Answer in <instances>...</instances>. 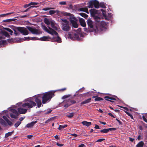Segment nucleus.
Segmentation results:
<instances>
[{
    "label": "nucleus",
    "instance_id": "obj_1",
    "mask_svg": "<svg viewBox=\"0 0 147 147\" xmlns=\"http://www.w3.org/2000/svg\"><path fill=\"white\" fill-rule=\"evenodd\" d=\"M87 22L88 28H84V31L87 32H94L95 33H98L102 31L106 25V22H104L95 21V25H93L92 21L90 19L87 20Z\"/></svg>",
    "mask_w": 147,
    "mask_h": 147
},
{
    "label": "nucleus",
    "instance_id": "obj_2",
    "mask_svg": "<svg viewBox=\"0 0 147 147\" xmlns=\"http://www.w3.org/2000/svg\"><path fill=\"white\" fill-rule=\"evenodd\" d=\"M45 28V31L48 33L52 35L55 34V35L57 36V37H53L52 38V41L56 42L59 43H60L61 42V39L58 36V33L57 32L50 27H49V30L46 27Z\"/></svg>",
    "mask_w": 147,
    "mask_h": 147
},
{
    "label": "nucleus",
    "instance_id": "obj_3",
    "mask_svg": "<svg viewBox=\"0 0 147 147\" xmlns=\"http://www.w3.org/2000/svg\"><path fill=\"white\" fill-rule=\"evenodd\" d=\"M54 92L53 91H50L43 93L42 97L43 104H45L48 101L50 100L54 96Z\"/></svg>",
    "mask_w": 147,
    "mask_h": 147
},
{
    "label": "nucleus",
    "instance_id": "obj_4",
    "mask_svg": "<svg viewBox=\"0 0 147 147\" xmlns=\"http://www.w3.org/2000/svg\"><path fill=\"white\" fill-rule=\"evenodd\" d=\"M61 28L64 31L68 32L71 29V26L69 22L66 19H62Z\"/></svg>",
    "mask_w": 147,
    "mask_h": 147
},
{
    "label": "nucleus",
    "instance_id": "obj_5",
    "mask_svg": "<svg viewBox=\"0 0 147 147\" xmlns=\"http://www.w3.org/2000/svg\"><path fill=\"white\" fill-rule=\"evenodd\" d=\"M91 16L93 18L95 21L101 22L100 18L98 16L100 13L99 10L93 9H91L90 11Z\"/></svg>",
    "mask_w": 147,
    "mask_h": 147
},
{
    "label": "nucleus",
    "instance_id": "obj_6",
    "mask_svg": "<svg viewBox=\"0 0 147 147\" xmlns=\"http://www.w3.org/2000/svg\"><path fill=\"white\" fill-rule=\"evenodd\" d=\"M36 105V103L31 100H29L26 102V103L23 104L22 106L23 107L27 109H31Z\"/></svg>",
    "mask_w": 147,
    "mask_h": 147
},
{
    "label": "nucleus",
    "instance_id": "obj_7",
    "mask_svg": "<svg viewBox=\"0 0 147 147\" xmlns=\"http://www.w3.org/2000/svg\"><path fill=\"white\" fill-rule=\"evenodd\" d=\"M76 101L75 100H73L69 98L68 99H66L63 101V103L65 104L63 106L66 108H67L70 105L76 103Z\"/></svg>",
    "mask_w": 147,
    "mask_h": 147
},
{
    "label": "nucleus",
    "instance_id": "obj_8",
    "mask_svg": "<svg viewBox=\"0 0 147 147\" xmlns=\"http://www.w3.org/2000/svg\"><path fill=\"white\" fill-rule=\"evenodd\" d=\"M68 38H71V40L77 39L79 41L81 40L82 39L80 37L79 34L78 33H75L73 35H72L70 33H69Z\"/></svg>",
    "mask_w": 147,
    "mask_h": 147
},
{
    "label": "nucleus",
    "instance_id": "obj_9",
    "mask_svg": "<svg viewBox=\"0 0 147 147\" xmlns=\"http://www.w3.org/2000/svg\"><path fill=\"white\" fill-rule=\"evenodd\" d=\"M69 20L71 23L72 24L73 27L75 28H77L78 27V25L76 22V18L74 16H71L69 18Z\"/></svg>",
    "mask_w": 147,
    "mask_h": 147
},
{
    "label": "nucleus",
    "instance_id": "obj_10",
    "mask_svg": "<svg viewBox=\"0 0 147 147\" xmlns=\"http://www.w3.org/2000/svg\"><path fill=\"white\" fill-rule=\"evenodd\" d=\"M16 29L24 35H26L29 34L28 30L24 27H17Z\"/></svg>",
    "mask_w": 147,
    "mask_h": 147
},
{
    "label": "nucleus",
    "instance_id": "obj_11",
    "mask_svg": "<svg viewBox=\"0 0 147 147\" xmlns=\"http://www.w3.org/2000/svg\"><path fill=\"white\" fill-rule=\"evenodd\" d=\"M41 98L42 97L40 95H38L34 97V101L36 102V104H37V107L38 108L40 107L42 105Z\"/></svg>",
    "mask_w": 147,
    "mask_h": 147
},
{
    "label": "nucleus",
    "instance_id": "obj_12",
    "mask_svg": "<svg viewBox=\"0 0 147 147\" xmlns=\"http://www.w3.org/2000/svg\"><path fill=\"white\" fill-rule=\"evenodd\" d=\"M27 29L33 34H39L40 32L39 30L35 28H32L30 26H27Z\"/></svg>",
    "mask_w": 147,
    "mask_h": 147
},
{
    "label": "nucleus",
    "instance_id": "obj_13",
    "mask_svg": "<svg viewBox=\"0 0 147 147\" xmlns=\"http://www.w3.org/2000/svg\"><path fill=\"white\" fill-rule=\"evenodd\" d=\"M18 110L19 113L21 114H25L27 112V109L21 108H19L18 109Z\"/></svg>",
    "mask_w": 147,
    "mask_h": 147
},
{
    "label": "nucleus",
    "instance_id": "obj_14",
    "mask_svg": "<svg viewBox=\"0 0 147 147\" xmlns=\"http://www.w3.org/2000/svg\"><path fill=\"white\" fill-rule=\"evenodd\" d=\"M37 122V121H32L31 122L27 124L25 126V127L31 128Z\"/></svg>",
    "mask_w": 147,
    "mask_h": 147
},
{
    "label": "nucleus",
    "instance_id": "obj_15",
    "mask_svg": "<svg viewBox=\"0 0 147 147\" xmlns=\"http://www.w3.org/2000/svg\"><path fill=\"white\" fill-rule=\"evenodd\" d=\"M79 22L81 25L83 27L86 26V23L84 20L82 18H79Z\"/></svg>",
    "mask_w": 147,
    "mask_h": 147
},
{
    "label": "nucleus",
    "instance_id": "obj_16",
    "mask_svg": "<svg viewBox=\"0 0 147 147\" xmlns=\"http://www.w3.org/2000/svg\"><path fill=\"white\" fill-rule=\"evenodd\" d=\"M91 99V98H90L84 101H83L80 103V106H82V105L84 104H85L90 102Z\"/></svg>",
    "mask_w": 147,
    "mask_h": 147
},
{
    "label": "nucleus",
    "instance_id": "obj_17",
    "mask_svg": "<svg viewBox=\"0 0 147 147\" xmlns=\"http://www.w3.org/2000/svg\"><path fill=\"white\" fill-rule=\"evenodd\" d=\"M104 98L106 100V99H109L111 100H116V98H117V96H114L113 97H110L109 96H106L104 97Z\"/></svg>",
    "mask_w": 147,
    "mask_h": 147
},
{
    "label": "nucleus",
    "instance_id": "obj_18",
    "mask_svg": "<svg viewBox=\"0 0 147 147\" xmlns=\"http://www.w3.org/2000/svg\"><path fill=\"white\" fill-rule=\"evenodd\" d=\"M78 10L80 11H84L87 13H89L88 9L86 7L80 8L78 9Z\"/></svg>",
    "mask_w": 147,
    "mask_h": 147
},
{
    "label": "nucleus",
    "instance_id": "obj_19",
    "mask_svg": "<svg viewBox=\"0 0 147 147\" xmlns=\"http://www.w3.org/2000/svg\"><path fill=\"white\" fill-rule=\"evenodd\" d=\"M94 6L96 8H98L99 7V2L96 0H94Z\"/></svg>",
    "mask_w": 147,
    "mask_h": 147
},
{
    "label": "nucleus",
    "instance_id": "obj_20",
    "mask_svg": "<svg viewBox=\"0 0 147 147\" xmlns=\"http://www.w3.org/2000/svg\"><path fill=\"white\" fill-rule=\"evenodd\" d=\"M82 123L84 125H85L87 127H88L92 124L91 122H87L86 121L82 122Z\"/></svg>",
    "mask_w": 147,
    "mask_h": 147
},
{
    "label": "nucleus",
    "instance_id": "obj_21",
    "mask_svg": "<svg viewBox=\"0 0 147 147\" xmlns=\"http://www.w3.org/2000/svg\"><path fill=\"white\" fill-rule=\"evenodd\" d=\"M50 38L49 36H44L40 38L39 40L42 41H48L49 39Z\"/></svg>",
    "mask_w": 147,
    "mask_h": 147
},
{
    "label": "nucleus",
    "instance_id": "obj_22",
    "mask_svg": "<svg viewBox=\"0 0 147 147\" xmlns=\"http://www.w3.org/2000/svg\"><path fill=\"white\" fill-rule=\"evenodd\" d=\"M94 1H91L89 2L88 7L89 8H92L94 6Z\"/></svg>",
    "mask_w": 147,
    "mask_h": 147
},
{
    "label": "nucleus",
    "instance_id": "obj_23",
    "mask_svg": "<svg viewBox=\"0 0 147 147\" xmlns=\"http://www.w3.org/2000/svg\"><path fill=\"white\" fill-rule=\"evenodd\" d=\"M92 98H95L94 99L95 101H100L103 100V99L102 98L100 97H98L96 96H93Z\"/></svg>",
    "mask_w": 147,
    "mask_h": 147
},
{
    "label": "nucleus",
    "instance_id": "obj_24",
    "mask_svg": "<svg viewBox=\"0 0 147 147\" xmlns=\"http://www.w3.org/2000/svg\"><path fill=\"white\" fill-rule=\"evenodd\" d=\"M144 143L143 141L139 142L136 146V147H143Z\"/></svg>",
    "mask_w": 147,
    "mask_h": 147
},
{
    "label": "nucleus",
    "instance_id": "obj_25",
    "mask_svg": "<svg viewBox=\"0 0 147 147\" xmlns=\"http://www.w3.org/2000/svg\"><path fill=\"white\" fill-rule=\"evenodd\" d=\"M67 126L68 125L67 124L65 125H60L59 127L58 128V129L60 130H61L67 127Z\"/></svg>",
    "mask_w": 147,
    "mask_h": 147
},
{
    "label": "nucleus",
    "instance_id": "obj_26",
    "mask_svg": "<svg viewBox=\"0 0 147 147\" xmlns=\"http://www.w3.org/2000/svg\"><path fill=\"white\" fill-rule=\"evenodd\" d=\"M79 14L86 19H87L88 17V16L87 15L84 13H80Z\"/></svg>",
    "mask_w": 147,
    "mask_h": 147
},
{
    "label": "nucleus",
    "instance_id": "obj_27",
    "mask_svg": "<svg viewBox=\"0 0 147 147\" xmlns=\"http://www.w3.org/2000/svg\"><path fill=\"white\" fill-rule=\"evenodd\" d=\"M15 19H9L3 20V22H12L15 20Z\"/></svg>",
    "mask_w": 147,
    "mask_h": 147
},
{
    "label": "nucleus",
    "instance_id": "obj_28",
    "mask_svg": "<svg viewBox=\"0 0 147 147\" xmlns=\"http://www.w3.org/2000/svg\"><path fill=\"white\" fill-rule=\"evenodd\" d=\"M14 130L11 132H9L5 134V137L6 138H7L9 136H10L14 132Z\"/></svg>",
    "mask_w": 147,
    "mask_h": 147
},
{
    "label": "nucleus",
    "instance_id": "obj_29",
    "mask_svg": "<svg viewBox=\"0 0 147 147\" xmlns=\"http://www.w3.org/2000/svg\"><path fill=\"white\" fill-rule=\"evenodd\" d=\"M0 123L3 125H5L6 124L5 121L2 118H0Z\"/></svg>",
    "mask_w": 147,
    "mask_h": 147
},
{
    "label": "nucleus",
    "instance_id": "obj_30",
    "mask_svg": "<svg viewBox=\"0 0 147 147\" xmlns=\"http://www.w3.org/2000/svg\"><path fill=\"white\" fill-rule=\"evenodd\" d=\"M4 29L9 32L11 35H12L13 31L10 29L7 28H4Z\"/></svg>",
    "mask_w": 147,
    "mask_h": 147
},
{
    "label": "nucleus",
    "instance_id": "obj_31",
    "mask_svg": "<svg viewBox=\"0 0 147 147\" xmlns=\"http://www.w3.org/2000/svg\"><path fill=\"white\" fill-rule=\"evenodd\" d=\"M11 111L14 114L17 116L18 115V113L17 111L15 109H11Z\"/></svg>",
    "mask_w": 147,
    "mask_h": 147
},
{
    "label": "nucleus",
    "instance_id": "obj_32",
    "mask_svg": "<svg viewBox=\"0 0 147 147\" xmlns=\"http://www.w3.org/2000/svg\"><path fill=\"white\" fill-rule=\"evenodd\" d=\"M13 13V12H10V13H6L1 14V15H0V17H5V16H7L8 15L11 14H12Z\"/></svg>",
    "mask_w": 147,
    "mask_h": 147
},
{
    "label": "nucleus",
    "instance_id": "obj_33",
    "mask_svg": "<svg viewBox=\"0 0 147 147\" xmlns=\"http://www.w3.org/2000/svg\"><path fill=\"white\" fill-rule=\"evenodd\" d=\"M44 22L46 24H47V25H49L50 24V22L48 19L46 18L44 19Z\"/></svg>",
    "mask_w": 147,
    "mask_h": 147
},
{
    "label": "nucleus",
    "instance_id": "obj_34",
    "mask_svg": "<svg viewBox=\"0 0 147 147\" xmlns=\"http://www.w3.org/2000/svg\"><path fill=\"white\" fill-rule=\"evenodd\" d=\"M2 34L6 37H9V35L7 32L5 31H2Z\"/></svg>",
    "mask_w": 147,
    "mask_h": 147
},
{
    "label": "nucleus",
    "instance_id": "obj_35",
    "mask_svg": "<svg viewBox=\"0 0 147 147\" xmlns=\"http://www.w3.org/2000/svg\"><path fill=\"white\" fill-rule=\"evenodd\" d=\"M100 131L101 133H107L109 131L108 129H103L100 130Z\"/></svg>",
    "mask_w": 147,
    "mask_h": 147
},
{
    "label": "nucleus",
    "instance_id": "obj_36",
    "mask_svg": "<svg viewBox=\"0 0 147 147\" xmlns=\"http://www.w3.org/2000/svg\"><path fill=\"white\" fill-rule=\"evenodd\" d=\"M74 115V113L73 112L69 113L68 115H67L66 116L67 117H68L69 118H71Z\"/></svg>",
    "mask_w": 147,
    "mask_h": 147
},
{
    "label": "nucleus",
    "instance_id": "obj_37",
    "mask_svg": "<svg viewBox=\"0 0 147 147\" xmlns=\"http://www.w3.org/2000/svg\"><path fill=\"white\" fill-rule=\"evenodd\" d=\"M99 7L102 8H105L106 7L104 2H101L99 3Z\"/></svg>",
    "mask_w": 147,
    "mask_h": 147
},
{
    "label": "nucleus",
    "instance_id": "obj_38",
    "mask_svg": "<svg viewBox=\"0 0 147 147\" xmlns=\"http://www.w3.org/2000/svg\"><path fill=\"white\" fill-rule=\"evenodd\" d=\"M7 42V41L5 40H3L0 41V45H5Z\"/></svg>",
    "mask_w": 147,
    "mask_h": 147
},
{
    "label": "nucleus",
    "instance_id": "obj_39",
    "mask_svg": "<svg viewBox=\"0 0 147 147\" xmlns=\"http://www.w3.org/2000/svg\"><path fill=\"white\" fill-rule=\"evenodd\" d=\"M10 116L12 118L16 119L17 118L18 116H17L15 114H14L12 113H11L10 114Z\"/></svg>",
    "mask_w": 147,
    "mask_h": 147
},
{
    "label": "nucleus",
    "instance_id": "obj_40",
    "mask_svg": "<svg viewBox=\"0 0 147 147\" xmlns=\"http://www.w3.org/2000/svg\"><path fill=\"white\" fill-rule=\"evenodd\" d=\"M21 122L20 121H18L15 124V126L16 127H17L21 124Z\"/></svg>",
    "mask_w": 147,
    "mask_h": 147
},
{
    "label": "nucleus",
    "instance_id": "obj_41",
    "mask_svg": "<svg viewBox=\"0 0 147 147\" xmlns=\"http://www.w3.org/2000/svg\"><path fill=\"white\" fill-rule=\"evenodd\" d=\"M100 11H102V15L103 16L105 17V19H106V12L105 11V10L102 9H100Z\"/></svg>",
    "mask_w": 147,
    "mask_h": 147
},
{
    "label": "nucleus",
    "instance_id": "obj_42",
    "mask_svg": "<svg viewBox=\"0 0 147 147\" xmlns=\"http://www.w3.org/2000/svg\"><path fill=\"white\" fill-rule=\"evenodd\" d=\"M56 13V11L53 10H51L49 11V13L50 15H52Z\"/></svg>",
    "mask_w": 147,
    "mask_h": 147
},
{
    "label": "nucleus",
    "instance_id": "obj_43",
    "mask_svg": "<svg viewBox=\"0 0 147 147\" xmlns=\"http://www.w3.org/2000/svg\"><path fill=\"white\" fill-rule=\"evenodd\" d=\"M16 27H15V28H14L13 29V30H14V34L16 36H17V35H19V33L17 32L16 31V30H17L16 29Z\"/></svg>",
    "mask_w": 147,
    "mask_h": 147
},
{
    "label": "nucleus",
    "instance_id": "obj_44",
    "mask_svg": "<svg viewBox=\"0 0 147 147\" xmlns=\"http://www.w3.org/2000/svg\"><path fill=\"white\" fill-rule=\"evenodd\" d=\"M71 95H65L62 97V98L63 99H65V98L69 97Z\"/></svg>",
    "mask_w": 147,
    "mask_h": 147
},
{
    "label": "nucleus",
    "instance_id": "obj_45",
    "mask_svg": "<svg viewBox=\"0 0 147 147\" xmlns=\"http://www.w3.org/2000/svg\"><path fill=\"white\" fill-rule=\"evenodd\" d=\"M65 16H69V18L71 16H74L72 14L69 13H66L65 14Z\"/></svg>",
    "mask_w": 147,
    "mask_h": 147
},
{
    "label": "nucleus",
    "instance_id": "obj_46",
    "mask_svg": "<svg viewBox=\"0 0 147 147\" xmlns=\"http://www.w3.org/2000/svg\"><path fill=\"white\" fill-rule=\"evenodd\" d=\"M30 39L33 40H39L38 38L36 37H32L31 38L30 37Z\"/></svg>",
    "mask_w": 147,
    "mask_h": 147
},
{
    "label": "nucleus",
    "instance_id": "obj_47",
    "mask_svg": "<svg viewBox=\"0 0 147 147\" xmlns=\"http://www.w3.org/2000/svg\"><path fill=\"white\" fill-rule=\"evenodd\" d=\"M105 140V139H104V138L100 139L96 141V142H101Z\"/></svg>",
    "mask_w": 147,
    "mask_h": 147
},
{
    "label": "nucleus",
    "instance_id": "obj_48",
    "mask_svg": "<svg viewBox=\"0 0 147 147\" xmlns=\"http://www.w3.org/2000/svg\"><path fill=\"white\" fill-rule=\"evenodd\" d=\"M52 8L51 7H46L42 9V10L44 11H47L51 9Z\"/></svg>",
    "mask_w": 147,
    "mask_h": 147
},
{
    "label": "nucleus",
    "instance_id": "obj_49",
    "mask_svg": "<svg viewBox=\"0 0 147 147\" xmlns=\"http://www.w3.org/2000/svg\"><path fill=\"white\" fill-rule=\"evenodd\" d=\"M59 4L61 5H66V2L65 1L60 2Z\"/></svg>",
    "mask_w": 147,
    "mask_h": 147
},
{
    "label": "nucleus",
    "instance_id": "obj_50",
    "mask_svg": "<svg viewBox=\"0 0 147 147\" xmlns=\"http://www.w3.org/2000/svg\"><path fill=\"white\" fill-rule=\"evenodd\" d=\"M108 131H115L116 130V128H108Z\"/></svg>",
    "mask_w": 147,
    "mask_h": 147
},
{
    "label": "nucleus",
    "instance_id": "obj_51",
    "mask_svg": "<svg viewBox=\"0 0 147 147\" xmlns=\"http://www.w3.org/2000/svg\"><path fill=\"white\" fill-rule=\"evenodd\" d=\"M24 40H30V37H24Z\"/></svg>",
    "mask_w": 147,
    "mask_h": 147
},
{
    "label": "nucleus",
    "instance_id": "obj_52",
    "mask_svg": "<svg viewBox=\"0 0 147 147\" xmlns=\"http://www.w3.org/2000/svg\"><path fill=\"white\" fill-rule=\"evenodd\" d=\"M30 5H30V3L28 4H25V5H24V8H27Z\"/></svg>",
    "mask_w": 147,
    "mask_h": 147
},
{
    "label": "nucleus",
    "instance_id": "obj_53",
    "mask_svg": "<svg viewBox=\"0 0 147 147\" xmlns=\"http://www.w3.org/2000/svg\"><path fill=\"white\" fill-rule=\"evenodd\" d=\"M34 7V6H32L29 7V8H27L26 10H25L23 11H21L23 12H26L27 11H28V10H29V9L30 8H31L32 7Z\"/></svg>",
    "mask_w": 147,
    "mask_h": 147
},
{
    "label": "nucleus",
    "instance_id": "obj_54",
    "mask_svg": "<svg viewBox=\"0 0 147 147\" xmlns=\"http://www.w3.org/2000/svg\"><path fill=\"white\" fill-rule=\"evenodd\" d=\"M38 4V3H36V2H31L30 3V5H37Z\"/></svg>",
    "mask_w": 147,
    "mask_h": 147
},
{
    "label": "nucleus",
    "instance_id": "obj_55",
    "mask_svg": "<svg viewBox=\"0 0 147 147\" xmlns=\"http://www.w3.org/2000/svg\"><path fill=\"white\" fill-rule=\"evenodd\" d=\"M3 118L5 120L6 122H7L9 120V119L5 116H3Z\"/></svg>",
    "mask_w": 147,
    "mask_h": 147
},
{
    "label": "nucleus",
    "instance_id": "obj_56",
    "mask_svg": "<svg viewBox=\"0 0 147 147\" xmlns=\"http://www.w3.org/2000/svg\"><path fill=\"white\" fill-rule=\"evenodd\" d=\"M142 118H143V120L145 121V122H147V119H146V118L145 117V116H144V115H143L142 116Z\"/></svg>",
    "mask_w": 147,
    "mask_h": 147
},
{
    "label": "nucleus",
    "instance_id": "obj_57",
    "mask_svg": "<svg viewBox=\"0 0 147 147\" xmlns=\"http://www.w3.org/2000/svg\"><path fill=\"white\" fill-rule=\"evenodd\" d=\"M81 28H78L77 30V33L80 34L81 33Z\"/></svg>",
    "mask_w": 147,
    "mask_h": 147
},
{
    "label": "nucleus",
    "instance_id": "obj_58",
    "mask_svg": "<svg viewBox=\"0 0 147 147\" xmlns=\"http://www.w3.org/2000/svg\"><path fill=\"white\" fill-rule=\"evenodd\" d=\"M7 122L8 124L10 126H11L12 125V123L9 120L7 121Z\"/></svg>",
    "mask_w": 147,
    "mask_h": 147
},
{
    "label": "nucleus",
    "instance_id": "obj_59",
    "mask_svg": "<svg viewBox=\"0 0 147 147\" xmlns=\"http://www.w3.org/2000/svg\"><path fill=\"white\" fill-rule=\"evenodd\" d=\"M89 93H90V92H87L86 93V94H84L83 95H84L83 96H85V97H86V96H89L88 95H87V94H89Z\"/></svg>",
    "mask_w": 147,
    "mask_h": 147
},
{
    "label": "nucleus",
    "instance_id": "obj_60",
    "mask_svg": "<svg viewBox=\"0 0 147 147\" xmlns=\"http://www.w3.org/2000/svg\"><path fill=\"white\" fill-rule=\"evenodd\" d=\"M56 145L58 146H60V147H61V146H63V144H60L58 142H57L56 143Z\"/></svg>",
    "mask_w": 147,
    "mask_h": 147
},
{
    "label": "nucleus",
    "instance_id": "obj_61",
    "mask_svg": "<svg viewBox=\"0 0 147 147\" xmlns=\"http://www.w3.org/2000/svg\"><path fill=\"white\" fill-rule=\"evenodd\" d=\"M94 128L96 129H100L99 126L96 124H95V126L94 127Z\"/></svg>",
    "mask_w": 147,
    "mask_h": 147
},
{
    "label": "nucleus",
    "instance_id": "obj_62",
    "mask_svg": "<svg viewBox=\"0 0 147 147\" xmlns=\"http://www.w3.org/2000/svg\"><path fill=\"white\" fill-rule=\"evenodd\" d=\"M108 114L110 116H111L113 117V118H115V116H114L113 115L112 113H108Z\"/></svg>",
    "mask_w": 147,
    "mask_h": 147
},
{
    "label": "nucleus",
    "instance_id": "obj_63",
    "mask_svg": "<svg viewBox=\"0 0 147 147\" xmlns=\"http://www.w3.org/2000/svg\"><path fill=\"white\" fill-rule=\"evenodd\" d=\"M116 120L117 121H118V122H119V124L120 125H121V124H122V122H121V121H120L117 118H116Z\"/></svg>",
    "mask_w": 147,
    "mask_h": 147
},
{
    "label": "nucleus",
    "instance_id": "obj_64",
    "mask_svg": "<svg viewBox=\"0 0 147 147\" xmlns=\"http://www.w3.org/2000/svg\"><path fill=\"white\" fill-rule=\"evenodd\" d=\"M66 88H63L62 89H59V90L61 91H63L66 90Z\"/></svg>",
    "mask_w": 147,
    "mask_h": 147
}]
</instances>
